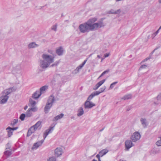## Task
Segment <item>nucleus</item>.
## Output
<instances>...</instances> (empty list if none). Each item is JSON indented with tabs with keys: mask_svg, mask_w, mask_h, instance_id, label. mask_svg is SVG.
Masks as SVG:
<instances>
[{
	"mask_svg": "<svg viewBox=\"0 0 161 161\" xmlns=\"http://www.w3.org/2000/svg\"><path fill=\"white\" fill-rule=\"evenodd\" d=\"M64 115V114L63 113H61L60 114L58 115L57 116L55 117L53 119V121H57V120L61 119L63 117V116Z\"/></svg>",
	"mask_w": 161,
	"mask_h": 161,
	"instance_id": "nucleus-17",
	"label": "nucleus"
},
{
	"mask_svg": "<svg viewBox=\"0 0 161 161\" xmlns=\"http://www.w3.org/2000/svg\"><path fill=\"white\" fill-rule=\"evenodd\" d=\"M78 112L77 115L78 116L80 117L84 113L83 108L82 107L80 108L78 110Z\"/></svg>",
	"mask_w": 161,
	"mask_h": 161,
	"instance_id": "nucleus-21",
	"label": "nucleus"
},
{
	"mask_svg": "<svg viewBox=\"0 0 161 161\" xmlns=\"http://www.w3.org/2000/svg\"><path fill=\"white\" fill-rule=\"evenodd\" d=\"M38 46V45L36 44L35 42L30 43L28 45L29 48H34Z\"/></svg>",
	"mask_w": 161,
	"mask_h": 161,
	"instance_id": "nucleus-19",
	"label": "nucleus"
},
{
	"mask_svg": "<svg viewBox=\"0 0 161 161\" xmlns=\"http://www.w3.org/2000/svg\"><path fill=\"white\" fill-rule=\"evenodd\" d=\"M42 58L44 60L50 64L54 61V57L47 54L44 53L42 55Z\"/></svg>",
	"mask_w": 161,
	"mask_h": 161,
	"instance_id": "nucleus-3",
	"label": "nucleus"
},
{
	"mask_svg": "<svg viewBox=\"0 0 161 161\" xmlns=\"http://www.w3.org/2000/svg\"><path fill=\"white\" fill-rule=\"evenodd\" d=\"M159 31V30L158 29V30H157V31L155 33H154L153 34V35H154V36H156V35L158 33Z\"/></svg>",
	"mask_w": 161,
	"mask_h": 161,
	"instance_id": "nucleus-57",
	"label": "nucleus"
},
{
	"mask_svg": "<svg viewBox=\"0 0 161 161\" xmlns=\"http://www.w3.org/2000/svg\"><path fill=\"white\" fill-rule=\"evenodd\" d=\"M99 87V86H98V85L97 84L96 85L93 87V89L95 90H97Z\"/></svg>",
	"mask_w": 161,
	"mask_h": 161,
	"instance_id": "nucleus-50",
	"label": "nucleus"
},
{
	"mask_svg": "<svg viewBox=\"0 0 161 161\" xmlns=\"http://www.w3.org/2000/svg\"><path fill=\"white\" fill-rule=\"evenodd\" d=\"M88 58H87L84 61V62L82 63L81 64L83 66H84V65H85V64H86V61H87Z\"/></svg>",
	"mask_w": 161,
	"mask_h": 161,
	"instance_id": "nucleus-53",
	"label": "nucleus"
},
{
	"mask_svg": "<svg viewBox=\"0 0 161 161\" xmlns=\"http://www.w3.org/2000/svg\"><path fill=\"white\" fill-rule=\"evenodd\" d=\"M10 151L7 150L4 152V154L7 156H10L12 154V149H10Z\"/></svg>",
	"mask_w": 161,
	"mask_h": 161,
	"instance_id": "nucleus-27",
	"label": "nucleus"
},
{
	"mask_svg": "<svg viewBox=\"0 0 161 161\" xmlns=\"http://www.w3.org/2000/svg\"><path fill=\"white\" fill-rule=\"evenodd\" d=\"M16 90V88L15 87H11L8 89H6L4 91L2 92V93L3 96L4 95L8 96V95L10 94L12 92H15Z\"/></svg>",
	"mask_w": 161,
	"mask_h": 161,
	"instance_id": "nucleus-5",
	"label": "nucleus"
},
{
	"mask_svg": "<svg viewBox=\"0 0 161 161\" xmlns=\"http://www.w3.org/2000/svg\"><path fill=\"white\" fill-rule=\"evenodd\" d=\"M42 93H40L39 91H36L32 95V97L34 99H37L41 95Z\"/></svg>",
	"mask_w": 161,
	"mask_h": 161,
	"instance_id": "nucleus-14",
	"label": "nucleus"
},
{
	"mask_svg": "<svg viewBox=\"0 0 161 161\" xmlns=\"http://www.w3.org/2000/svg\"><path fill=\"white\" fill-rule=\"evenodd\" d=\"M156 144L158 146H161V139L156 142Z\"/></svg>",
	"mask_w": 161,
	"mask_h": 161,
	"instance_id": "nucleus-43",
	"label": "nucleus"
},
{
	"mask_svg": "<svg viewBox=\"0 0 161 161\" xmlns=\"http://www.w3.org/2000/svg\"><path fill=\"white\" fill-rule=\"evenodd\" d=\"M96 157L98 159V161H101L100 160V158L101 155L99 153L98 154H97V155Z\"/></svg>",
	"mask_w": 161,
	"mask_h": 161,
	"instance_id": "nucleus-51",
	"label": "nucleus"
},
{
	"mask_svg": "<svg viewBox=\"0 0 161 161\" xmlns=\"http://www.w3.org/2000/svg\"><path fill=\"white\" fill-rule=\"evenodd\" d=\"M42 121H38L35 125L32 126L31 127L33 128V131H35L36 130L38 127H40L39 129H40L42 127L41 124Z\"/></svg>",
	"mask_w": 161,
	"mask_h": 161,
	"instance_id": "nucleus-11",
	"label": "nucleus"
},
{
	"mask_svg": "<svg viewBox=\"0 0 161 161\" xmlns=\"http://www.w3.org/2000/svg\"><path fill=\"white\" fill-rule=\"evenodd\" d=\"M93 94L94 95V96H97L99 94L101 93V92L99 91H96L95 92H92Z\"/></svg>",
	"mask_w": 161,
	"mask_h": 161,
	"instance_id": "nucleus-38",
	"label": "nucleus"
},
{
	"mask_svg": "<svg viewBox=\"0 0 161 161\" xmlns=\"http://www.w3.org/2000/svg\"><path fill=\"white\" fill-rule=\"evenodd\" d=\"M140 121L142 125L144 128H146L147 125V123L146 119L145 118H141Z\"/></svg>",
	"mask_w": 161,
	"mask_h": 161,
	"instance_id": "nucleus-13",
	"label": "nucleus"
},
{
	"mask_svg": "<svg viewBox=\"0 0 161 161\" xmlns=\"http://www.w3.org/2000/svg\"><path fill=\"white\" fill-rule=\"evenodd\" d=\"M48 88V86H44L42 87L40 89V92L42 93L43 91H45Z\"/></svg>",
	"mask_w": 161,
	"mask_h": 161,
	"instance_id": "nucleus-25",
	"label": "nucleus"
},
{
	"mask_svg": "<svg viewBox=\"0 0 161 161\" xmlns=\"http://www.w3.org/2000/svg\"><path fill=\"white\" fill-rule=\"evenodd\" d=\"M94 97V95L92 93L88 97L87 100V101H90L92 98Z\"/></svg>",
	"mask_w": 161,
	"mask_h": 161,
	"instance_id": "nucleus-35",
	"label": "nucleus"
},
{
	"mask_svg": "<svg viewBox=\"0 0 161 161\" xmlns=\"http://www.w3.org/2000/svg\"><path fill=\"white\" fill-rule=\"evenodd\" d=\"M152 151V153L153 154L159 153H161V148H156L153 150Z\"/></svg>",
	"mask_w": 161,
	"mask_h": 161,
	"instance_id": "nucleus-22",
	"label": "nucleus"
},
{
	"mask_svg": "<svg viewBox=\"0 0 161 161\" xmlns=\"http://www.w3.org/2000/svg\"><path fill=\"white\" fill-rule=\"evenodd\" d=\"M118 83L117 81H116L115 82H113V83H112L110 86V89H113V87H114V86L115 85L117 84Z\"/></svg>",
	"mask_w": 161,
	"mask_h": 161,
	"instance_id": "nucleus-39",
	"label": "nucleus"
},
{
	"mask_svg": "<svg viewBox=\"0 0 161 161\" xmlns=\"http://www.w3.org/2000/svg\"><path fill=\"white\" fill-rule=\"evenodd\" d=\"M6 149H10V148L11 147V146H10V143L9 142L7 143V144H6Z\"/></svg>",
	"mask_w": 161,
	"mask_h": 161,
	"instance_id": "nucleus-45",
	"label": "nucleus"
},
{
	"mask_svg": "<svg viewBox=\"0 0 161 161\" xmlns=\"http://www.w3.org/2000/svg\"><path fill=\"white\" fill-rule=\"evenodd\" d=\"M97 57L99 58H101V56L99 55H97Z\"/></svg>",
	"mask_w": 161,
	"mask_h": 161,
	"instance_id": "nucleus-63",
	"label": "nucleus"
},
{
	"mask_svg": "<svg viewBox=\"0 0 161 161\" xmlns=\"http://www.w3.org/2000/svg\"><path fill=\"white\" fill-rule=\"evenodd\" d=\"M121 9H119L115 11L114 14H119L121 12Z\"/></svg>",
	"mask_w": 161,
	"mask_h": 161,
	"instance_id": "nucleus-48",
	"label": "nucleus"
},
{
	"mask_svg": "<svg viewBox=\"0 0 161 161\" xmlns=\"http://www.w3.org/2000/svg\"><path fill=\"white\" fill-rule=\"evenodd\" d=\"M114 10L113 9H111L110 10L108 11L107 14H114Z\"/></svg>",
	"mask_w": 161,
	"mask_h": 161,
	"instance_id": "nucleus-41",
	"label": "nucleus"
},
{
	"mask_svg": "<svg viewBox=\"0 0 161 161\" xmlns=\"http://www.w3.org/2000/svg\"><path fill=\"white\" fill-rule=\"evenodd\" d=\"M105 127H103V129H101L99 130V131L100 132H101L104 129Z\"/></svg>",
	"mask_w": 161,
	"mask_h": 161,
	"instance_id": "nucleus-61",
	"label": "nucleus"
},
{
	"mask_svg": "<svg viewBox=\"0 0 161 161\" xmlns=\"http://www.w3.org/2000/svg\"><path fill=\"white\" fill-rule=\"evenodd\" d=\"M79 69L78 68V67H76V69L74 70L73 73L74 74H76L78 73L79 71Z\"/></svg>",
	"mask_w": 161,
	"mask_h": 161,
	"instance_id": "nucleus-44",
	"label": "nucleus"
},
{
	"mask_svg": "<svg viewBox=\"0 0 161 161\" xmlns=\"http://www.w3.org/2000/svg\"><path fill=\"white\" fill-rule=\"evenodd\" d=\"M1 98H2V100L1 101V103H4L7 102L9 98V96L4 95L3 96V95Z\"/></svg>",
	"mask_w": 161,
	"mask_h": 161,
	"instance_id": "nucleus-16",
	"label": "nucleus"
},
{
	"mask_svg": "<svg viewBox=\"0 0 161 161\" xmlns=\"http://www.w3.org/2000/svg\"><path fill=\"white\" fill-rule=\"evenodd\" d=\"M84 105L85 109H90L95 106V104L92 102L87 100L86 101Z\"/></svg>",
	"mask_w": 161,
	"mask_h": 161,
	"instance_id": "nucleus-7",
	"label": "nucleus"
},
{
	"mask_svg": "<svg viewBox=\"0 0 161 161\" xmlns=\"http://www.w3.org/2000/svg\"><path fill=\"white\" fill-rule=\"evenodd\" d=\"M106 79H104L102 80L101 81H100L99 82L97 83V84L99 86V87L101 86L106 81Z\"/></svg>",
	"mask_w": 161,
	"mask_h": 161,
	"instance_id": "nucleus-34",
	"label": "nucleus"
},
{
	"mask_svg": "<svg viewBox=\"0 0 161 161\" xmlns=\"http://www.w3.org/2000/svg\"><path fill=\"white\" fill-rule=\"evenodd\" d=\"M29 102L31 104V106L33 107L36 104L35 101L33 100L31 98H30L29 100Z\"/></svg>",
	"mask_w": 161,
	"mask_h": 161,
	"instance_id": "nucleus-33",
	"label": "nucleus"
},
{
	"mask_svg": "<svg viewBox=\"0 0 161 161\" xmlns=\"http://www.w3.org/2000/svg\"><path fill=\"white\" fill-rule=\"evenodd\" d=\"M8 132V137H10L12 135L13 131L11 129V127L8 126L6 129Z\"/></svg>",
	"mask_w": 161,
	"mask_h": 161,
	"instance_id": "nucleus-18",
	"label": "nucleus"
},
{
	"mask_svg": "<svg viewBox=\"0 0 161 161\" xmlns=\"http://www.w3.org/2000/svg\"><path fill=\"white\" fill-rule=\"evenodd\" d=\"M58 26L57 23H56L54 25H53L51 27V30L56 31L57 30V28Z\"/></svg>",
	"mask_w": 161,
	"mask_h": 161,
	"instance_id": "nucleus-30",
	"label": "nucleus"
},
{
	"mask_svg": "<svg viewBox=\"0 0 161 161\" xmlns=\"http://www.w3.org/2000/svg\"><path fill=\"white\" fill-rule=\"evenodd\" d=\"M108 152V150L106 149H103L99 152V154L101 155V157H103L104 155L106 154Z\"/></svg>",
	"mask_w": 161,
	"mask_h": 161,
	"instance_id": "nucleus-23",
	"label": "nucleus"
},
{
	"mask_svg": "<svg viewBox=\"0 0 161 161\" xmlns=\"http://www.w3.org/2000/svg\"><path fill=\"white\" fill-rule=\"evenodd\" d=\"M27 108H28V106H27V105H26V106H25L24 107V109L25 110H26V109Z\"/></svg>",
	"mask_w": 161,
	"mask_h": 161,
	"instance_id": "nucleus-60",
	"label": "nucleus"
},
{
	"mask_svg": "<svg viewBox=\"0 0 161 161\" xmlns=\"http://www.w3.org/2000/svg\"><path fill=\"white\" fill-rule=\"evenodd\" d=\"M59 62L58 61L55 62L54 64H53L50 66L51 67H53L54 66H57Z\"/></svg>",
	"mask_w": 161,
	"mask_h": 161,
	"instance_id": "nucleus-40",
	"label": "nucleus"
},
{
	"mask_svg": "<svg viewBox=\"0 0 161 161\" xmlns=\"http://www.w3.org/2000/svg\"><path fill=\"white\" fill-rule=\"evenodd\" d=\"M49 133H50L49 132H48L46 130V131H45V132H44V133L43 134V138H44V139H43L44 140V139L46 138L47 136L48 135V134Z\"/></svg>",
	"mask_w": 161,
	"mask_h": 161,
	"instance_id": "nucleus-36",
	"label": "nucleus"
},
{
	"mask_svg": "<svg viewBox=\"0 0 161 161\" xmlns=\"http://www.w3.org/2000/svg\"><path fill=\"white\" fill-rule=\"evenodd\" d=\"M44 141V140H42L40 141H39L36 143H34L32 147V149L33 150L34 149H37L40 146L42 145Z\"/></svg>",
	"mask_w": 161,
	"mask_h": 161,
	"instance_id": "nucleus-10",
	"label": "nucleus"
},
{
	"mask_svg": "<svg viewBox=\"0 0 161 161\" xmlns=\"http://www.w3.org/2000/svg\"><path fill=\"white\" fill-rule=\"evenodd\" d=\"M132 141L130 140H127L125 141V150L127 151L129 150V149L134 145L132 142Z\"/></svg>",
	"mask_w": 161,
	"mask_h": 161,
	"instance_id": "nucleus-6",
	"label": "nucleus"
},
{
	"mask_svg": "<svg viewBox=\"0 0 161 161\" xmlns=\"http://www.w3.org/2000/svg\"><path fill=\"white\" fill-rule=\"evenodd\" d=\"M110 70L109 69H107L106 70L104 71L103 72L102 74L100 75L99 77L98 78V79L100 78V77H102L103 75H104L105 74L108 73L109 72Z\"/></svg>",
	"mask_w": 161,
	"mask_h": 161,
	"instance_id": "nucleus-29",
	"label": "nucleus"
},
{
	"mask_svg": "<svg viewBox=\"0 0 161 161\" xmlns=\"http://www.w3.org/2000/svg\"><path fill=\"white\" fill-rule=\"evenodd\" d=\"M132 97V94H129L125 95L123 97L121 98V99L124 100H128L131 99Z\"/></svg>",
	"mask_w": 161,
	"mask_h": 161,
	"instance_id": "nucleus-20",
	"label": "nucleus"
},
{
	"mask_svg": "<svg viewBox=\"0 0 161 161\" xmlns=\"http://www.w3.org/2000/svg\"><path fill=\"white\" fill-rule=\"evenodd\" d=\"M141 137V135L138 132H135L131 136L130 139L133 142H136L139 140Z\"/></svg>",
	"mask_w": 161,
	"mask_h": 161,
	"instance_id": "nucleus-4",
	"label": "nucleus"
},
{
	"mask_svg": "<svg viewBox=\"0 0 161 161\" xmlns=\"http://www.w3.org/2000/svg\"><path fill=\"white\" fill-rule=\"evenodd\" d=\"M88 58H87L84 61V62L82 63L81 64L83 66H84V65H85V64H86V61H87Z\"/></svg>",
	"mask_w": 161,
	"mask_h": 161,
	"instance_id": "nucleus-52",
	"label": "nucleus"
},
{
	"mask_svg": "<svg viewBox=\"0 0 161 161\" xmlns=\"http://www.w3.org/2000/svg\"><path fill=\"white\" fill-rule=\"evenodd\" d=\"M26 117H29L32 116V113L31 111L29 110L28 109L26 112V114H25Z\"/></svg>",
	"mask_w": 161,
	"mask_h": 161,
	"instance_id": "nucleus-28",
	"label": "nucleus"
},
{
	"mask_svg": "<svg viewBox=\"0 0 161 161\" xmlns=\"http://www.w3.org/2000/svg\"><path fill=\"white\" fill-rule=\"evenodd\" d=\"M35 131H33V128L31 127L29 129L27 133V136H30L32 133H34Z\"/></svg>",
	"mask_w": 161,
	"mask_h": 161,
	"instance_id": "nucleus-24",
	"label": "nucleus"
},
{
	"mask_svg": "<svg viewBox=\"0 0 161 161\" xmlns=\"http://www.w3.org/2000/svg\"><path fill=\"white\" fill-rule=\"evenodd\" d=\"M25 117H26L25 114L23 113L20 115L19 117V119L21 121H23L24 120Z\"/></svg>",
	"mask_w": 161,
	"mask_h": 161,
	"instance_id": "nucleus-31",
	"label": "nucleus"
},
{
	"mask_svg": "<svg viewBox=\"0 0 161 161\" xmlns=\"http://www.w3.org/2000/svg\"><path fill=\"white\" fill-rule=\"evenodd\" d=\"M157 98L158 101H161V93L158 96Z\"/></svg>",
	"mask_w": 161,
	"mask_h": 161,
	"instance_id": "nucleus-47",
	"label": "nucleus"
},
{
	"mask_svg": "<svg viewBox=\"0 0 161 161\" xmlns=\"http://www.w3.org/2000/svg\"><path fill=\"white\" fill-rule=\"evenodd\" d=\"M48 161H56V159L55 157H52L48 159Z\"/></svg>",
	"mask_w": 161,
	"mask_h": 161,
	"instance_id": "nucleus-37",
	"label": "nucleus"
},
{
	"mask_svg": "<svg viewBox=\"0 0 161 161\" xmlns=\"http://www.w3.org/2000/svg\"><path fill=\"white\" fill-rule=\"evenodd\" d=\"M147 67V66L146 65H145V64L142 65L140 66V69H145Z\"/></svg>",
	"mask_w": 161,
	"mask_h": 161,
	"instance_id": "nucleus-49",
	"label": "nucleus"
},
{
	"mask_svg": "<svg viewBox=\"0 0 161 161\" xmlns=\"http://www.w3.org/2000/svg\"><path fill=\"white\" fill-rule=\"evenodd\" d=\"M109 53H106L104 54V57L105 58L108 57L109 56Z\"/></svg>",
	"mask_w": 161,
	"mask_h": 161,
	"instance_id": "nucleus-56",
	"label": "nucleus"
},
{
	"mask_svg": "<svg viewBox=\"0 0 161 161\" xmlns=\"http://www.w3.org/2000/svg\"><path fill=\"white\" fill-rule=\"evenodd\" d=\"M106 86H103V87H102V88H100L99 91H100V92L101 93L103 92L104 91V90L106 89Z\"/></svg>",
	"mask_w": 161,
	"mask_h": 161,
	"instance_id": "nucleus-42",
	"label": "nucleus"
},
{
	"mask_svg": "<svg viewBox=\"0 0 161 161\" xmlns=\"http://www.w3.org/2000/svg\"><path fill=\"white\" fill-rule=\"evenodd\" d=\"M63 153L62 149L60 147L57 148L55 149V155L57 157L61 155Z\"/></svg>",
	"mask_w": 161,
	"mask_h": 161,
	"instance_id": "nucleus-9",
	"label": "nucleus"
},
{
	"mask_svg": "<svg viewBox=\"0 0 161 161\" xmlns=\"http://www.w3.org/2000/svg\"><path fill=\"white\" fill-rule=\"evenodd\" d=\"M56 53L58 56H62L64 53L63 48L62 46L59 47L56 49Z\"/></svg>",
	"mask_w": 161,
	"mask_h": 161,
	"instance_id": "nucleus-12",
	"label": "nucleus"
},
{
	"mask_svg": "<svg viewBox=\"0 0 161 161\" xmlns=\"http://www.w3.org/2000/svg\"><path fill=\"white\" fill-rule=\"evenodd\" d=\"M119 161H126L125 160L120 159Z\"/></svg>",
	"mask_w": 161,
	"mask_h": 161,
	"instance_id": "nucleus-64",
	"label": "nucleus"
},
{
	"mask_svg": "<svg viewBox=\"0 0 161 161\" xmlns=\"http://www.w3.org/2000/svg\"><path fill=\"white\" fill-rule=\"evenodd\" d=\"M18 129V127H13V128H11V129L13 131L14 130H16Z\"/></svg>",
	"mask_w": 161,
	"mask_h": 161,
	"instance_id": "nucleus-55",
	"label": "nucleus"
},
{
	"mask_svg": "<svg viewBox=\"0 0 161 161\" xmlns=\"http://www.w3.org/2000/svg\"><path fill=\"white\" fill-rule=\"evenodd\" d=\"M88 58H87L84 61V62L82 63L81 64L83 66H84V65H85V64H86V61H87Z\"/></svg>",
	"mask_w": 161,
	"mask_h": 161,
	"instance_id": "nucleus-54",
	"label": "nucleus"
},
{
	"mask_svg": "<svg viewBox=\"0 0 161 161\" xmlns=\"http://www.w3.org/2000/svg\"><path fill=\"white\" fill-rule=\"evenodd\" d=\"M130 109V108H128L126 109V111H129Z\"/></svg>",
	"mask_w": 161,
	"mask_h": 161,
	"instance_id": "nucleus-62",
	"label": "nucleus"
},
{
	"mask_svg": "<svg viewBox=\"0 0 161 161\" xmlns=\"http://www.w3.org/2000/svg\"><path fill=\"white\" fill-rule=\"evenodd\" d=\"M40 67L42 69H45L49 66L50 64L45 61V60H41L40 61Z\"/></svg>",
	"mask_w": 161,
	"mask_h": 161,
	"instance_id": "nucleus-8",
	"label": "nucleus"
},
{
	"mask_svg": "<svg viewBox=\"0 0 161 161\" xmlns=\"http://www.w3.org/2000/svg\"><path fill=\"white\" fill-rule=\"evenodd\" d=\"M79 66V67H80L81 68H82L83 66L82 64H80Z\"/></svg>",
	"mask_w": 161,
	"mask_h": 161,
	"instance_id": "nucleus-59",
	"label": "nucleus"
},
{
	"mask_svg": "<svg viewBox=\"0 0 161 161\" xmlns=\"http://www.w3.org/2000/svg\"><path fill=\"white\" fill-rule=\"evenodd\" d=\"M159 48V47H157L156 48H155L152 52H151V53H150L149 56L147 58L143 60V61L142 62H146V61H147L148 60H149L150 58H151L153 54V53H154L155 51L158 49Z\"/></svg>",
	"mask_w": 161,
	"mask_h": 161,
	"instance_id": "nucleus-15",
	"label": "nucleus"
},
{
	"mask_svg": "<svg viewBox=\"0 0 161 161\" xmlns=\"http://www.w3.org/2000/svg\"><path fill=\"white\" fill-rule=\"evenodd\" d=\"M56 124L55 123H53L54 125L53 126H51L50 127L49 129L47 130H46L48 132H49L50 133H51L52 131L53 130V128L54 126L56 125Z\"/></svg>",
	"mask_w": 161,
	"mask_h": 161,
	"instance_id": "nucleus-26",
	"label": "nucleus"
},
{
	"mask_svg": "<svg viewBox=\"0 0 161 161\" xmlns=\"http://www.w3.org/2000/svg\"><path fill=\"white\" fill-rule=\"evenodd\" d=\"M105 19V18H102L98 21L97 23H94L97 20V18L96 17L91 18L86 22L80 24L79 25L78 28L80 32L82 33L97 30L98 28L104 27L105 26V25L103 23V21Z\"/></svg>",
	"mask_w": 161,
	"mask_h": 161,
	"instance_id": "nucleus-1",
	"label": "nucleus"
},
{
	"mask_svg": "<svg viewBox=\"0 0 161 161\" xmlns=\"http://www.w3.org/2000/svg\"><path fill=\"white\" fill-rule=\"evenodd\" d=\"M31 111L36 112L37 110V109L36 108H29Z\"/></svg>",
	"mask_w": 161,
	"mask_h": 161,
	"instance_id": "nucleus-46",
	"label": "nucleus"
},
{
	"mask_svg": "<svg viewBox=\"0 0 161 161\" xmlns=\"http://www.w3.org/2000/svg\"><path fill=\"white\" fill-rule=\"evenodd\" d=\"M55 101L54 97L53 95H51L47 100L46 104L44 108V111L45 114H47L48 113Z\"/></svg>",
	"mask_w": 161,
	"mask_h": 161,
	"instance_id": "nucleus-2",
	"label": "nucleus"
},
{
	"mask_svg": "<svg viewBox=\"0 0 161 161\" xmlns=\"http://www.w3.org/2000/svg\"><path fill=\"white\" fill-rule=\"evenodd\" d=\"M154 104H155V105H158L159 104V103L158 102H154Z\"/></svg>",
	"mask_w": 161,
	"mask_h": 161,
	"instance_id": "nucleus-58",
	"label": "nucleus"
},
{
	"mask_svg": "<svg viewBox=\"0 0 161 161\" xmlns=\"http://www.w3.org/2000/svg\"><path fill=\"white\" fill-rule=\"evenodd\" d=\"M18 119H15L11 122V125L12 126H14L18 122Z\"/></svg>",
	"mask_w": 161,
	"mask_h": 161,
	"instance_id": "nucleus-32",
	"label": "nucleus"
}]
</instances>
